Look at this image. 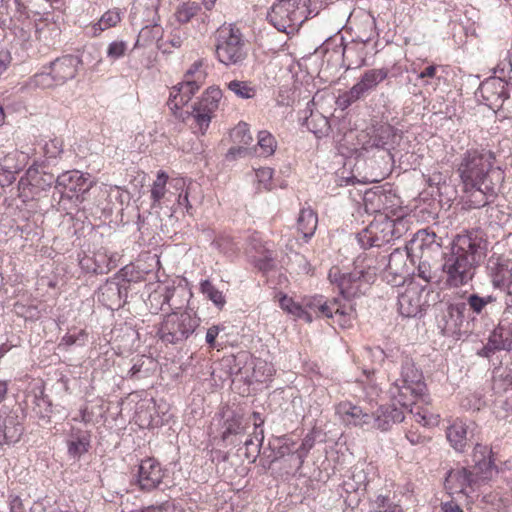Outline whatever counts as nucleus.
I'll return each instance as SVG.
<instances>
[{"label":"nucleus","mask_w":512,"mask_h":512,"mask_svg":"<svg viewBox=\"0 0 512 512\" xmlns=\"http://www.w3.org/2000/svg\"><path fill=\"white\" fill-rule=\"evenodd\" d=\"M252 418L254 419V438L258 442L257 444V452H259L260 447L263 444L264 441V430L262 429V425L264 424V419L261 418V415L259 412H253Z\"/></svg>","instance_id":"obj_59"},{"label":"nucleus","mask_w":512,"mask_h":512,"mask_svg":"<svg viewBox=\"0 0 512 512\" xmlns=\"http://www.w3.org/2000/svg\"><path fill=\"white\" fill-rule=\"evenodd\" d=\"M406 258L407 253L395 249L386 259L385 256L381 258V262L383 265V270L394 276V281L396 282V279L399 278L400 281H403L404 274L406 272Z\"/></svg>","instance_id":"obj_31"},{"label":"nucleus","mask_w":512,"mask_h":512,"mask_svg":"<svg viewBox=\"0 0 512 512\" xmlns=\"http://www.w3.org/2000/svg\"><path fill=\"white\" fill-rule=\"evenodd\" d=\"M129 290V282L120 280L119 275L106 280L97 290V300L103 306L111 310H118L126 303Z\"/></svg>","instance_id":"obj_16"},{"label":"nucleus","mask_w":512,"mask_h":512,"mask_svg":"<svg viewBox=\"0 0 512 512\" xmlns=\"http://www.w3.org/2000/svg\"><path fill=\"white\" fill-rule=\"evenodd\" d=\"M319 6L310 7L296 2H278L271 7L267 20L278 31L293 34L309 17L316 16Z\"/></svg>","instance_id":"obj_6"},{"label":"nucleus","mask_w":512,"mask_h":512,"mask_svg":"<svg viewBox=\"0 0 512 512\" xmlns=\"http://www.w3.org/2000/svg\"><path fill=\"white\" fill-rule=\"evenodd\" d=\"M222 92L218 88L210 87L202 97L192 105L190 115L193 117L196 127L202 135L209 127L213 113L218 109Z\"/></svg>","instance_id":"obj_13"},{"label":"nucleus","mask_w":512,"mask_h":512,"mask_svg":"<svg viewBox=\"0 0 512 512\" xmlns=\"http://www.w3.org/2000/svg\"><path fill=\"white\" fill-rule=\"evenodd\" d=\"M417 276L426 283L437 282V274L431 268L427 261H421L417 267Z\"/></svg>","instance_id":"obj_55"},{"label":"nucleus","mask_w":512,"mask_h":512,"mask_svg":"<svg viewBox=\"0 0 512 512\" xmlns=\"http://www.w3.org/2000/svg\"><path fill=\"white\" fill-rule=\"evenodd\" d=\"M366 353L373 363L378 364H382L389 357L380 347L367 348Z\"/></svg>","instance_id":"obj_61"},{"label":"nucleus","mask_w":512,"mask_h":512,"mask_svg":"<svg viewBox=\"0 0 512 512\" xmlns=\"http://www.w3.org/2000/svg\"><path fill=\"white\" fill-rule=\"evenodd\" d=\"M337 412L342 415L344 421L355 426L372 423L373 414L363 411L361 407L351 402H341L337 407Z\"/></svg>","instance_id":"obj_30"},{"label":"nucleus","mask_w":512,"mask_h":512,"mask_svg":"<svg viewBox=\"0 0 512 512\" xmlns=\"http://www.w3.org/2000/svg\"><path fill=\"white\" fill-rule=\"evenodd\" d=\"M227 88L241 99H252L257 93L256 87L248 81L232 80Z\"/></svg>","instance_id":"obj_45"},{"label":"nucleus","mask_w":512,"mask_h":512,"mask_svg":"<svg viewBox=\"0 0 512 512\" xmlns=\"http://www.w3.org/2000/svg\"><path fill=\"white\" fill-rule=\"evenodd\" d=\"M201 10L197 2H183L179 4L174 12L175 19L180 24L189 23Z\"/></svg>","instance_id":"obj_44"},{"label":"nucleus","mask_w":512,"mask_h":512,"mask_svg":"<svg viewBox=\"0 0 512 512\" xmlns=\"http://www.w3.org/2000/svg\"><path fill=\"white\" fill-rule=\"evenodd\" d=\"M2 432L7 442H17L23 432V427L15 417L9 416L3 420Z\"/></svg>","instance_id":"obj_46"},{"label":"nucleus","mask_w":512,"mask_h":512,"mask_svg":"<svg viewBox=\"0 0 512 512\" xmlns=\"http://www.w3.org/2000/svg\"><path fill=\"white\" fill-rule=\"evenodd\" d=\"M365 474L363 471L353 473L351 477L342 484V490L346 494L345 503L355 508L359 505L361 496L367 491V483H365Z\"/></svg>","instance_id":"obj_24"},{"label":"nucleus","mask_w":512,"mask_h":512,"mask_svg":"<svg viewBox=\"0 0 512 512\" xmlns=\"http://www.w3.org/2000/svg\"><path fill=\"white\" fill-rule=\"evenodd\" d=\"M302 125L312 132L317 138L328 136L330 132V124L327 117L318 111H311L309 116H305Z\"/></svg>","instance_id":"obj_36"},{"label":"nucleus","mask_w":512,"mask_h":512,"mask_svg":"<svg viewBox=\"0 0 512 512\" xmlns=\"http://www.w3.org/2000/svg\"><path fill=\"white\" fill-rule=\"evenodd\" d=\"M162 0H136V11L141 14L144 23L160 21L159 8Z\"/></svg>","instance_id":"obj_40"},{"label":"nucleus","mask_w":512,"mask_h":512,"mask_svg":"<svg viewBox=\"0 0 512 512\" xmlns=\"http://www.w3.org/2000/svg\"><path fill=\"white\" fill-rule=\"evenodd\" d=\"M487 273L495 289L505 287L509 275V260L503 256L493 254L487 261Z\"/></svg>","instance_id":"obj_25"},{"label":"nucleus","mask_w":512,"mask_h":512,"mask_svg":"<svg viewBox=\"0 0 512 512\" xmlns=\"http://www.w3.org/2000/svg\"><path fill=\"white\" fill-rule=\"evenodd\" d=\"M317 224V214L310 207L300 210L297 219V228L306 241L314 235Z\"/></svg>","instance_id":"obj_37"},{"label":"nucleus","mask_w":512,"mask_h":512,"mask_svg":"<svg viewBox=\"0 0 512 512\" xmlns=\"http://www.w3.org/2000/svg\"><path fill=\"white\" fill-rule=\"evenodd\" d=\"M213 244L225 254L234 253L239 249L238 244L229 236H222L216 239Z\"/></svg>","instance_id":"obj_56"},{"label":"nucleus","mask_w":512,"mask_h":512,"mask_svg":"<svg viewBox=\"0 0 512 512\" xmlns=\"http://www.w3.org/2000/svg\"><path fill=\"white\" fill-rule=\"evenodd\" d=\"M440 66L438 65H429L427 66L424 70H422L419 74H418V79H433V78H440L437 76V72L439 70Z\"/></svg>","instance_id":"obj_64"},{"label":"nucleus","mask_w":512,"mask_h":512,"mask_svg":"<svg viewBox=\"0 0 512 512\" xmlns=\"http://www.w3.org/2000/svg\"><path fill=\"white\" fill-rule=\"evenodd\" d=\"M127 43L125 41H113L108 45L107 57L113 60L119 59L125 55Z\"/></svg>","instance_id":"obj_57"},{"label":"nucleus","mask_w":512,"mask_h":512,"mask_svg":"<svg viewBox=\"0 0 512 512\" xmlns=\"http://www.w3.org/2000/svg\"><path fill=\"white\" fill-rule=\"evenodd\" d=\"M496 389V404L507 412L512 411V381H500Z\"/></svg>","instance_id":"obj_43"},{"label":"nucleus","mask_w":512,"mask_h":512,"mask_svg":"<svg viewBox=\"0 0 512 512\" xmlns=\"http://www.w3.org/2000/svg\"><path fill=\"white\" fill-rule=\"evenodd\" d=\"M494 162V153L483 148L468 149L461 157L457 171L472 208L489 206L498 195L504 172Z\"/></svg>","instance_id":"obj_1"},{"label":"nucleus","mask_w":512,"mask_h":512,"mask_svg":"<svg viewBox=\"0 0 512 512\" xmlns=\"http://www.w3.org/2000/svg\"><path fill=\"white\" fill-rule=\"evenodd\" d=\"M244 432V425L242 423V417L233 415L231 418H227L223 425L222 438L226 440L230 435H237Z\"/></svg>","instance_id":"obj_50"},{"label":"nucleus","mask_w":512,"mask_h":512,"mask_svg":"<svg viewBox=\"0 0 512 512\" xmlns=\"http://www.w3.org/2000/svg\"><path fill=\"white\" fill-rule=\"evenodd\" d=\"M363 31L358 34L351 43L343 45V38H340L339 48L341 49L343 58H348V55L354 51V44L359 43L365 45L375 36L376 22L374 18H369L362 22Z\"/></svg>","instance_id":"obj_34"},{"label":"nucleus","mask_w":512,"mask_h":512,"mask_svg":"<svg viewBox=\"0 0 512 512\" xmlns=\"http://www.w3.org/2000/svg\"><path fill=\"white\" fill-rule=\"evenodd\" d=\"M436 234L427 230H420L413 239L412 244L422 249L424 245H431L436 242Z\"/></svg>","instance_id":"obj_58"},{"label":"nucleus","mask_w":512,"mask_h":512,"mask_svg":"<svg viewBox=\"0 0 512 512\" xmlns=\"http://www.w3.org/2000/svg\"><path fill=\"white\" fill-rule=\"evenodd\" d=\"M255 267L260 271L266 272L275 266V258L273 252L268 248H263L258 254L251 255Z\"/></svg>","instance_id":"obj_49"},{"label":"nucleus","mask_w":512,"mask_h":512,"mask_svg":"<svg viewBox=\"0 0 512 512\" xmlns=\"http://www.w3.org/2000/svg\"><path fill=\"white\" fill-rule=\"evenodd\" d=\"M199 325L200 318L192 310L173 312L165 316L157 334L165 344L180 345L196 332Z\"/></svg>","instance_id":"obj_7"},{"label":"nucleus","mask_w":512,"mask_h":512,"mask_svg":"<svg viewBox=\"0 0 512 512\" xmlns=\"http://www.w3.org/2000/svg\"><path fill=\"white\" fill-rule=\"evenodd\" d=\"M404 413L402 409L397 408L395 405L381 406L373 414V426L381 431L389 430L392 425L400 423L404 420Z\"/></svg>","instance_id":"obj_26"},{"label":"nucleus","mask_w":512,"mask_h":512,"mask_svg":"<svg viewBox=\"0 0 512 512\" xmlns=\"http://www.w3.org/2000/svg\"><path fill=\"white\" fill-rule=\"evenodd\" d=\"M14 40L24 50L33 47L34 43L40 40L47 41L52 36L59 35V29L55 23L47 19L30 20L25 18L13 28Z\"/></svg>","instance_id":"obj_9"},{"label":"nucleus","mask_w":512,"mask_h":512,"mask_svg":"<svg viewBox=\"0 0 512 512\" xmlns=\"http://www.w3.org/2000/svg\"><path fill=\"white\" fill-rule=\"evenodd\" d=\"M340 295L342 296L343 300L339 298H333L330 300V305L333 306V316L335 315L339 317V325L341 327H346L350 325L348 317L354 311V306L351 303V300L354 297L346 298L341 293Z\"/></svg>","instance_id":"obj_41"},{"label":"nucleus","mask_w":512,"mask_h":512,"mask_svg":"<svg viewBox=\"0 0 512 512\" xmlns=\"http://www.w3.org/2000/svg\"><path fill=\"white\" fill-rule=\"evenodd\" d=\"M382 270L381 259L358 256L352 272L341 273L337 267H333L328 278L331 283L337 284L339 292L344 297H358L365 293L367 287L375 281L377 273Z\"/></svg>","instance_id":"obj_4"},{"label":"nucleus","mask_w":512,"mask_h":512,"mask_svg":"<svg viewBox=\"0 0 512 512\" xmlns=\"http://www.w3.org/2000/svg\"><path fill=\"white\" fill-rule=\"evenodd\" d=\"M478 94L486 106L491 109H499L509 98L508 85L500 77L487 80L478 88Z\"/></svg>","instance_id":"obj_19"},{"label":"nucleus","mask_w":512,"mask_h":512,"mask_svg":"<svg viewBox=\"0 0 512 512\" xmlns=\"http://www.w3.org/2000/svg\"><path fill=\"white\" fill-rule=\"evenodd\" d=\"M488 339L490 340L489 347L510 351L512 349V319L501 317Z\"/></svg>","instance_id":"obj_28"},{"label":"nucleus","mask_w":512,"mask_h":512,"mask_svg":"<svg viewBox=\"0 0 512 512\" xmlns=\"http://www.w3.org/2000/svg\"><path fill=\"white\" fill-rule=\"evenodd\" d=\"M501 290L505 291L504 297V310L501 317L506 319H512V287L510 284H505V287Z\"/></svg>","instance_id":"obj_60"},{"label":"nucleus","mask_w":512,"mask_h":512,"mask_svg":"<svg viewBox=\"0 0 512 512\" xmlns=\"http://www.w3.org/2000/svg\"><path fill=\"white\" fill-rule=\"evenodd\" d=\"M97 52L95 49L92 51L85 50L81 56L65 55L57 58L50 64L49 69L53 71L54 77L58 84L62 85L69 80L76 77L79 68L89 63V58H92L93 53Z\"/></svg>","instance_id":"obj_17"},{"label":"nucleus","mask_w":512,"mask_h":512,"mask_svg":"<svg viewBox=\"0 0 512 512\" xmlns=\"http://www.w3.org/2000/svg\"><path fill=\"white\" fill-rule=\"evenodd\" d=\"M122 19V11L119 8H113L106 11L101 18L86 28L87 35L91 37L99 36L103 31L115 27Z\"/></svg>","instance_id":"obj_33"},{"label":"nucleus","mask_w":512,"mask_h":512,"mask_svg":"<svg viewBox=\"0 0 512 512\" xmlns=\"http://www.w3.org/2000/svg\"><path fill=\"white\" fill-rule=\"evenodd\" d=\"M400 136L394 127L389 124H383L374 127L369 134V139L365 143V149L376 148L390 152L394 149Z\"/></svg>","instance_id":"obj_21"},{"label":"nucleus","mask_w":512,"mask_h":512,"mask_svg":"<svg viewBox=\"0 0 512 512\" xmlns=\"http://www.w3.org/2000/svg\"><path fill=\"white\" fill-rule=\"evenodd\" d=\"M258 146L262 150V154L270 156L275 152L276 140L268 131H260L258 133Z\"/></svg>","instance_id":"obj_53"},{"label":"nucleus","mask_w":512,"mask_h":512,"mask_svg":"<svg viewBox=\"0 0 512 512\" xmlns=\"http://www.w3.org/2000/svg\"><path fill=\"white\" fill-rule=\"evenodd\" d=\"M90 447V435L88 432H79L73 435L72 440L68 442V453L73 458H80L88 452Z\"/></svg>","instance_id":"obj_42"},{"label":"nucleus","mask_w":512,"mask_h":512,"mask_svg":"<svg viewBox=\"0 0 512 512\" xmlns=\"http://www.w3.org/2000/svg\"><path fill=\"white\" fill-rule=\"evenodd\" d=\"M215 51L221 63L227 66L241 64L247 57V51L240 30L231 25L221 27Z\"/></svg>","instance_id":"obj_8"},{"label":"nucleus","mask_w":512,"mask_h":512,"mask_svg":"<svg viewBox=\"0 0 512 512\" xmlns=\"http://www.w3.org/2000/svg\"><path fill=\"white\" fill-rule=\"evenodd\" d=\"M315 438L312 434H307L302 443L295 449V464L293 467L296 471L300 470L304 464L305 458L307 457L310 450L314 447Z\"/></svg>","instance_id":"obj_47"},{"label":"nucleus","mask_w":512,"mask_h":512,"mask_svg":"<svg viewBox=\"0 0 512 512\" xmlns=\"http://www.w3.org/2000/svg\"><path fill=\"white\" fill-rule=\"evenodd\" d=\"M496 300L497 297L492 294L481 296L478 293H471L465 297V301H462V303L466 310L468 307L473 314L480 316L486 312L487 306Z\"/></svg>","instance_id":"obj_39"},{"label":"nucleus","mask_w":512,"mask_h":512,"mask_svg":"<svg viewBox=\"0 0 512 512\" xmlns=\"http://www.w3.org/2000/svg\"><path fill=\"white\" fill-rule=\"evenodd\" d=\"M205 76L206 73L202 70V62H195L186 72L183 82L172 88L167 105L174 114L188 104L191 97L203 84Z\"/></svg>","instance_id":"obj_11"},{"label":"nucleus","mask_w":512,"mask_h":512,"mask_svg":"<svg viewBox=\"0 0 512 512\" xmlns=\"http://www.w3.org/2000/svg\"><path fill=\"white\" fill-rule=\"evenodd\" d=\"M165 470L155 458L148 457L140 461L137 471L133 474L132 483L142 492L156 490L163 481Z\"/></svg>","instance_id":"obj_15"},{"label":"nucleus","mask_w":512,"mask_h":512,"mask_svg":"<svg viewBox=\"0 0 512 512\" xmlns=\"http://www.w3.org/2000/svg\"><path fill=\"white\" fill-rule=\"evenodd\" d=\"M167 179L168 176L164 172H158L157 178L151 189V198L154 206L159 204L165 195Z\"/></svg>","instance_id":"obj_51"},{"label":"nucleus","mask_w":512,"mask_h":512,"mask_svg":"<svg viewBox=\"0 0 512 512\" xmlns=\"http://www.w3.org/2000/svg\"><path fill=\"white\" fill-rule=\"evenodd\" d=\"M473 462L474 465L471 467L457 466L447 472L445 477L446 490L450 493L468 495V490L475 491L497 472L487 446L475 445Z\"/></svg>","instance_id":"obj_3"},{"label":"nucleus","mask_w":512,"mask_h":512,"mask_svg":"<svg viewBox=\"0 0 512 512\" xmlns=\"http://www.w3.org/2000/svg\"><path fill=\"white\" fill-rule=\"evenodd\" d=\"M79 265L83 271L93 274H106L116 266L112 258L101 251L94 253L92 256L85 255L80 259Z\"/></svg>","instance_id":"obj_27"},{"label":"nucleus","mask_w":512,"mask_h":512,"mask_svg":"<svg viewBox=\"0 0 512 512\" xmlns=\"http://www.w3.org/2000/svg\"><path fill=\"white\" fill-rule=\"evenodd\" d=\"M446 434L451 446L458 452H463L470 441L469 425L463 421H455L448 427Z\"/></svg>","instance_id":"obj_35"},{"label":"nucleus","mask_w":512,"mask_h":512,"mask_svg":"<svg viewBox=\"0 0 512 512\" xmlns=\"http://www.w3.org/2000/svg\"><path fill=\"white\" fill-rule=\"evenodd\" d=\"M465 311V305L462 302L447 304L438 321V326L444 335L453 336L460 332L465 321Z\"/></svg>","instance_id":"obj_20"},{"label":"nucleus","mask_w":512,"mask_h":512,"mask_svg":"<svg viewBox=\"0 0 512 512\" xmlns=\"http://www.w3.org/2000/svg\"><path fill=\"white\" fill-rule=\"evenodd\" d=\"M32 84L35 87L42 89L52 88L59 85L51 69H49V71H42L35 74L32 78Z\"/></svg>","instance_id":"obj_52"},{"label":"nucleus","mask_w":512,"mask_h":512,"mask_svg":"<svg viewBox=\"0 0 512 512\" xmlns=\"http://www.w3.org/2000/svg\"><path fill=\"white\" fill-rule=\"evenodd\" d=\"M431 290L427 286L410 283L405 290L398 295V310L403 317H416L429 306L426 297Z\"/></svg>","instance_id":"obj_14"},{"label":"nucleus","mask_w":512,"mask_h":512,"mask_svg":"<svg viewBox=\"0 0 512 512\" xmlns=\"http://www.w3.org/2000/svg\"><path fill=\"white\" fill-rule=\"evenodd\" d=\"M280 441L281 444L279 445L278 450L276 452L277 457L283 458L285 456H291V460L293 462L291 466L293 467V465L295 464L294 452L296 449V443L287 437H282Z\"/></svg>","instance_id":"obj_54"},{"label":"nucleus","mask_w":512,"mask_h":512,"mask_svg":"<svg viewBox=\"0 0 512 512\" xmlns=\"http://www.w3.org/2000/svg\"><path fill=\"white\" fill-rule=\"evenodd\" d=\"M303 306L308 310L307 312L314 313L317 317H333V306L322 295L304 298Z\"/></svg>","instance_id":"obj_38"},{"label":"nucleus","mask_w":512,"mask_h":512,"mask_svg":"<svg viewBox=\"0 0 512 512\" xmlns=\"http://www.w3.org/2000/svg\"><path fill=\"white\" fill-rule=\"evenodd\" d=\"M424 376L414 361L408 356H401L400 377L396 378L389 390L393 400L402 408L408 409L426 394Z\"/></svg>","instance_id":"obj_5"},{"label":"nucleus","mask_w":512,"mask_h":512,"mask_svg":"<svg viewBox=\"0 0 512 512\" xmlns=\"http://www.w3.org/2000/svg\"><path fill=\"white\" fill-rule=\"evenodd\" d=\"M222 330L223 327H220L219 325H214L207 330L205 340L210 348L216 347V338Z\"/></svg>","instance_id":"obj_63"},{"label":"nucleus","mask_w":512,"mask_h":512,"mask_svg":"<svg viewBox=\"0 0 512 512\" xmlns=\"http://www.w3.org/2000/svg\"><path fill=\"white\" fill-rule=\"evenodd\" d=\"M487 245L488 242L480 231L457 235L450 251L442 257L441 269L446 276V285L459 288L468 284L486 257Z\"/></svg>","instance_id":"obj_2"},{"label":"nucleus","mask_w":512,"mask_h":512,"mask_svg":"<svg viewBox=\"0 0 512 512\" xmlns=\"http://www.w3.org/2000/svg\"><path fill=\"white\" fill-rule=\"evenodd\" d=\"M395 221L389 218L371 222L356 235L359 246L363 249L381 247L398 238Z\"/></svg>","instance_id":"obj_12"},{"label":"nucleus","mask_w":512,"mask_h":512,"mask_svg":"<svg viewBox=\"0 0 512 512\" xmlns=\"http://www.w3.org/2000/svg\"><path fill=\"white\" fill-rule=\"evenodd\" d=\"M27 156L18 151L8 153L0 161V186L6 187L16 180V175L24 168Z\"/></svg>","instance_id":"obj_22"},{"label":"nucleus","mask_w":512,"mask_h":512,"mask_svg":"<svg viewBox=\"0 0 512 512\" xmlns=\"http://www.w3.org/2000/svg\"><path fill=\"white\" fill-rule=\"evenodd\" d=\"M94 184L89 174L85 175L78 170H70L58 174L56 177L55 190L60 195L59 203L69 200L81 203L85 200L84 195L90 191Z\"/></svg>","instance_id":"obj_10"},{"label":"nucleus","mask_w":512,"mask_h":512,"mask_svg":"<svg viewBox=\"0 0 512 512\" xmlns=\"http://www.w3.org/2000/svg\"><path fill=\"white\" fill-rule=\"evenodd\" d=\"M388 73L389 71L386 68L365 71L360 80L342 96L343 101L346 105H351L361 98H364L388 77Z\"/></svg>","instance_id":"obj_18"},{"label":"nucleus","mask_w":512,"mask_h":512,"mask_svg":"<svg viewBox=\"0 0 512 512\" xmlns=\"http://www.w3.org/2000/svg\"><path fill=\"white\" fill-rule=\"evenodd\" d=\"M56 177L54 173L46 171L45 166H31L28 168L25 175L20 178L18 185L23 189L32 186L40 190H45L50 188L54 183L56 184Z\"/></svg>","instance_id":"obj_23"},{"label":"nucleus","mask_w":512,"mask_h":512,"mask_svg":"<svg viewBox=\"0 0 512 512\" xmlns=\"http://www.w3.org/2000/svg\"><path fill=\"white\" fill-rule=\"evenodd\" d=\"M160 21H155V23H146V25L140 30L135 48L144 47L151 45L153 42H157V46L164 53L170 52L168 48H165V42L162 38L163 29L159 25Z\"/></svg>","instance_id":"obj_29"},{"label":"nucleus","mask_w":512,"mask_h":512,"mask_svg":"<svg viewBox=\"0 0 512 512\" xmlns=\"http://www.w3.org/2000/svg\"><path fill=\"white\" fill-rule=\"evenodd\" d=\"M263 248H266L262 245L261 239L257 234H253L248 241L246 251L248 254L255 255L262 251Z\"/></svg>","instance_id":"obj_62"},{"label":"nucleus","mask_w":512,"mask_h":512,"mask_svg":"<svg viewBox=\"0 0 512 512\" xmlns=\"http://www.w3.org/2000/svg\"><path fill=\"white\" fill-rule=\"evenodd\" d=\"M390 491L369 496V512H404Z\"/></svg>","instance_id":"obj_32"},{"label":"nucleus","mask_w":512,"mask_h":512,"mask_svg":"<svg viewBox=\"0 0 512 512\" xmlns=\"http://www.w3.org/2000/svg\"><path fill=\"white\" fill-rule=\"evenodd\" d=\"M200 290L216 307L220 309L224 307L226 303L225 296L209 280L201 282Z\"/></svg>","instance_id":"obj_48"}]
</instances>
